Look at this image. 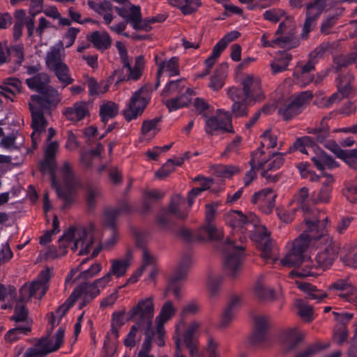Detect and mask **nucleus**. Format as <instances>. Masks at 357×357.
Segmentation results:
<instances>
[{"mask_svg":"<svg viewBox=\"0 0 357 357\" xmlns=\"http://www.w3.org/2000/svg\"><path fill=\"white\" fill-rule=\"evenodd\" d=\"M154 59L158 67L156 88L160 86V79L162 74H167L169 77H174L179 75L178 58L172 56L168 60H160L158 55L155 54Z\"/></svg>","mask_w":357,"mask_h":357,"instance_id":"obj_21","label":"nucleus"},{"mask_svg":"<svg viewBox=\"0 0 357 357\" xmlns=\"http://www.w3.org/2000/svg\"><path fill=\"white\" fill-rule=\"evenodd\" d=\"M35 104L28 102L32 119L31 126L33 132L31 134V139L34 147L36 146L40 135L45 131L47 126V121L44 117V114L50 112L35 106Z\"/></svg>","mask_w":357,"mask_h":357,"instance_id":"obj_18","label":"nucleus"},{"mask_svg":"<svg viewBox=\"0 0 357 357\" xmlns=\"http://www.w3.org/2000/svg\"><path fill=\"white\" fill-rule=\"evenodd\" d=\"M303 338V333L297 327L284 329L280 335L282 349L286 352L294 350Z\"/></svg>","mask_w":357,"mask_h":357,"instance_id":"obj_23","label":"nucleus"},{"mask_svg":"<svg viewBox=\"0 0 357 357\" xmlns=\"http://www.w3.org/2000/svg\"><path fill=\"white\" fill-rule=\"evenodd\" d=\"M296 28L294 20L288 17L282 22L275 31L274 36L270 39L271 34L264 33L261 37L264 47L292 49L299 45V40L296 37Z\"/></svg>","mask_w":357,"mask_h":357,"instance_id":"obj_4","label":"nucleus"},{"mask_svg":"<svg viewBox=\"0 0 357 357\" xmlns=\"http://www.w3.org/2000/svg\"><path fill=\"white\" fill-rule=\"evenodd\" d=\"M340 259L345 265L357 268V244L345 245L340 252Z\"/></svg>","mask_w":357,"mask_h":357,"instance_id":"obj_36","label":"nucleus"},{"mask_svg":"<svg viewBox=\"0 0 357 357\" xmlns=\"http://www.w3.org/2000/svg\"><path fill=\"white\" fill-rule=\"evenodd\" d=\"M287 153H282L275 152L272 154H268V158L265 165L263 171L261 172V175L269 180V175L268 174V171H275L280 169L284 164V155Z\"/></svg>","mask_w":357,"mask_h":357,"instance_id":"obj_37","label":"nucleus"},{"mask_svg":"<svg viewBox=\"0 0 357 357\" xmlns=\"http://www.w3.org/2000/svg\"><path fill=\"white\" fill-rule=\"evenodd\" d=\"M245 239V236L239 235L241 244L237 243L234 237L228 238L226 243L224 268L226 273L233 279L236 278L241 271L245 256L243 243Z\"/></svg>","mask_w":357,"mask_h":357,"instance_id":"obj_5","label":"nucleus"},{"mask_svg":"<svg viewBox=\"0 0 357 357\" xmlns=\"http://www.w3.org/2000/svg\"><path fill=\"white\" fill-rule=\"evenodd\" d=\"M296 284L298 289L307 293L312 299L321 301L322 299L328 297L327 293L317 289L315 286L310 283L296 282Z\"/></svg>","mask_w":357,"mask_h":357,"instance_id":"obj_49","label":"nucleus"},{"mask_svg":"<svg viewBox=\"0 0 357 357\" xmlns=\"http://www.w3.org/2000/svg\"><path fill=\"white\" fill-rule=\"evenodd\" d=\"M307 227L300 236L292 243V247L289 252L280 261L282 265L285 266H296L302 263L307 266L308 261L304 259V253L310 244V237Z\"/></svg>","mask_w":357,"mask_h":357,"instance_id":"obj_7","label":"nucleus"},{"mask_svg":"<svg viewBox=\"0 0 357 357\" xmlns=\"http://www.w3.org/2000/svg\"><path fill=\"white\" fill-rule=\"evenodd\" d=\"M255 328L249 337V342L252 346H257L266 340V333L269 326V319L264 315L256 316L254 319Z\"/></svg>","mask_w":357,"mask_h":357,"instance_id":"obj_26","label":"nucleus"},{"mask_svg":"<svg viewBox=\"0 0 357 357\" xmlns=\"http://www.w3.org/2000/svg\"><path fill=\"white\" fill-rule=\"evenodd\" d=\"M242 95L252 102L264 98L260 78L255 75H245L242 80Z\"/></svg>","mask_w":357,"mask_h":357,"instance_id":"obj_15","label":"nucleus"},{"mask_svg":"<svg viewBox=\"0 0 357 357\" xmlns=\"http://www.w3.org/2000/svg\"><path fill=\"white\" fill-rule=\"evenodd\" d=\"M306 226L310 233V243L314 241L318 245H322L323 249L317 252L315 257L317 268L323 270L330 268L337 258L340 248L337 242L333 241V238L327 234L325 224L322 226H317V222L319 220L316 219L310 220L305 218Z\"/></svg>","mask_w":357,"mask_h":357,"instance_id":"obj_3","label":"nucleus"},{"mask_svg":"<svg viewBox=\"0 0 357 357\" xmlns=\"http://www.w3.org/2000/svg\"><path fill=\"white\" fill-rule=\"evenodd\" d=\"M191 264V259L189 257H184L179 266L174 271L168 281L166 291H172L176 298L180 299L182 296L181 280L187 275V269Z\"/></svg>","mask_w":357,"mask_h":357,"instance_id":"obj_17","label":"nucleus"},{"mask_svg":"<svg viewBox=\"0 0 357 357\" xmlns=\"http://www.w3.org/2000/svg\"><path fill=\"white\" fill-rule=\"evenodd\" d=\"M70 307V305L66 302L63 305L58 308L54 314H52L51 319L49 321V327L47 328V333L49 334H50L54 327L59 324L61 317L66 313Z\"/></svg>","mask_w":357,"mask_h":357,"instance_id":"obj_56","label":"nucleus"},{"mask_svg":"<svg viewBox=\"0 0 357 357\" xmlns=\"http://www.w3.org/2000/svg\"><path fill=\"white\" fill-rule=\"evenodd\" d=\"M153 337L154 336H151V334L147 333L137 357H155L153 354L150 353Z\"/></svg>","mask_w":357,"mask_h":357,"instance_id":"obj_64","label":"nucleus"},{"mask_svg":"<svg viewBox=\"0 0 357 357\" xmlns=\"http://www.w3.org/2000/svg\"><path fill=\"white\" fill-rule=\"evenodd\" d=\"M185 80L184 79H179L169 82L166 84L165 88L161 92L162 99L181 95L182 91L185 89Z\"/></svg>","mask_w":357,"mask_h":357,"instance_id":"obj_41","label":"nucleus"},{"mask_svg":"<svg viewBox=\"0 0 357 357\" xmlns=\"http://www.w3.org/2000/svg\"><path fill=\"white\" fill-rule=\"evenodd\" d=\"M313 139L309 136H305L297 139L287 153H291L293 150H298L302 153L309 154V151L313 149Z\"/></svg>","mask_w":357,"mask_h":357,"instance_id":"obj_48","label":"nucleus"},{"mask_svg":"<svg viewBox=\"0 0 357 357\" xmlns=\"http://www.w3.org/2000/svg\"><path fill=\"white\" fill-rule=\"evenodd\" d=\"M59 248L50 247L45 252L47 259H54L65 255L67 248L70 247L79 255L89 253L93 248L91 257L98 255L103 246L99 239V232L93 223L86 226H73L68 228L58 241Z\"/></svg>","mask_w":357,"mask_h":357,"instance_id":"obj_1","label":"nucleus"},{"mask_svg":"<svg viewBox=\"0 0 357 357\" xmlns=\"http://www.w3.org/2000/svg\"><path fill=\"white\" fill-rule=\"evenodd\" d=\"M343 195L349 202L357 203V180H354L347 185Z\"/></svg>","mask_w":357,"mask_h":357,"instance_id":"obj_63","label":"nucleus"},{"mask_svg":"<svg viewBox=\"0 0 357 357\" xmlns=\"http://www.w3.org/2000/svg\"><path fill=\"white\" fill-rule=\"evenodd\" d=\"M64 333L65 329L63 327H60L56 331V333L52 336V338L49 337H43L39 340L37 342H43L45 344H47L49 347H56V343L59 344V346L56 351L60 349L61 345L63 343L64 339Z\"/></svg>","mask_w":357,"mask_h":357,"instance_id":"obj_53","label":"nucleus"},{"mask_svg":"<svg viewBox=\"0 0 357 357\" xmlns=\"http://www.w3.org/2000/svg\"><path fill=\"white\" fill-rule=\"evenodd\" d=\"M276 197L277 195L271 188L262 189L253 195L252 203L257 205L264 213L269 214L275 207Z\"/></svg>","mask_w":357,"mask_h":357,"instance_id":"obj_20","label":"nucleus"},{"mask_svg":"<svg viewBox=\"0 0 357 357\" xmlns=\"http://www.w3.org/2000/svg\"><path fill=\"white\" fill-rule=\"evenodd\" d=\"M58 149L59 144L56 142H50L47 144L45 149L44 160L40 162V169L43 173L50 174L52 185L56 190L58 197L64 199L66 204H69L73 201L71 188L74 185V175L69 163L66 162L59 170L63 185L66 188V190H63L54 173L55 155Z\"/></svg>","mask_w":357,"mask_h":357,"instance_id":"obj_2","label":"nucleus"},{"mask_svg":"<svg viewBox=\"0 0 357 357\" xmlns=\"http://www.w3.org/2000/svg\"><path fill=\"white\" fill-rule=\"evenodd\" d=\"M87 38L97 50L100 51L109 49L112 45V39L106 31H93L87 36Z\"/></svg>","mask_w":357,"mask_h":357,"instance_id":"obj_35","label":"nucleus"},{"mask_svg":"<svg viewBox=\"0 0 357 357\" xmlns=\"http://www.w3.org/2000/svg\"><path fill=\"white\" fill-rule=\"evenodd\" d=\"M225 220L230 227L235 229L236 232L240 231L241 234L244 233L247 227L252 225V219L238 211L228 212L225 216Z\"/></svg>","mask_w":357,"mask_h":357,"instance_id":"obj_30","label":"nucleus"},{"mask_svg":"<svg viewBox=\"0 0 357 357\" xmlns=\"http://www.w3.org/2000/svg\"><path fill=\"white\" fill-rule=\"evenodd\" d=\"M162 101L169 111L172 112L187 106L190 102V98L185 94H181L174 98L162 99Z\"/></svg>","mask_w":357,"mask_h":357,"instance_id":"obj_45","label":"nucleus"},{"mask_svg":"<svg viewBox=\"0 0 357 357\" xmlns=\"http://www.w3.org/2000/svg\"><path fill=\"white\" fill-rule=\"evenodd\" d=\"M158 122L159 119L157 118L144 121L141 128L142 134L147 138L153 137L159 131L158 128Z\"/></svg>","mask_w":357,"mask_h":357,"instance_id":"obj_55","label":"nucleus"},{"mask_svg":"<svg viewBox=\"0 0 357 357\" xmlns=\"http://www.w3.org/2000/svg\"><path fill=\"white\" fill-rule=\"evenodd\" d=\"M185 199L180 195L172 196L169 205V211L178 219H185L189 213V210L185 209L183 205Z\"/></svg>","mask_w":357,"mask_h":357,"instance_id":"obj_39","label":"nucleus"},{"mask_svg":"<svg viewBox=\"0 0 357 357\" xmlns=\"http://www.w3.org/2000/svg\"><path fill=\"white\" fill-rule=\"evenodd\" d=\"M227 94L233 101L232 113L236 116L247 115V105L252 104V102L243 96L241 89L231 86L227 89Z\"/></svg>","mask_w":357,"mask_h":357,"instance_id":"obj_22","label":"nucleus"},{"mask_svg":"<svg viewBox=\"0 0 357 357\" xmlns=\"http://www.w3.org/2000/svg\"><path fill=\"white\" fill-rule=\"evenodd\" d=\"M169 3L181 10L183 15H190L201 5L200 0H168Z\"/></svg>","mask_w":357,"mask_h":357,"instance_id":"obj_43","label":"nucleus"},{"mask_svg":"<svg viewBox=\"0 0 357 357\" xmlns=\"http://www.w3.org/2000/svg\"><path fill=\"white\" fill-rule=\"evenodd\" d=\"M141 331H144L142 326L139 324H134L124 340V344L128 347H134L136 343L141 340V334L139 333Z\"/></svg>","mask_w":357,"mask_h":357,"instance_id":"obj_51","label":"nucleus"},{"mask_svg":"<svg viewBox=\"0 0 357 357\" xmlns=\"http://www.w3.org/2000/svg\"><path fill=\"white\" fill-rule=\"evenodd\" d=\"M312 93L310 91H303L292 96L279 109V115L285 121L294 118L303 112L312 100Z\"/></svg>","mask_w":357,"mask_h":357,"instance_id":"obj_9","label":"nucleus"},{"mask_svg":"<svg viewBox=\"0 0 357 357\" xmlns=\"http://www.w3.org/2000/svg\"><path fill=\"white\" fill-rule=\"evenodd\" d=\"M87 4L91 9L101 16L107 12L112 11L113 10V6L109 1H103L100 3H96L93 1L89 0Z\"/></svg>","mask_w":357,"mask_h":357,"instance_id":"obj_62","label":"nucleus"},{"mask_svg":"<svg viewBox=\"0 0 357 357\" xmlns=\"http://www.w3.org/2000/svg\"><path fill=\"white\" fill-rule=\"evenodd\" d=\"M48 289V285L37 280L24 284L20 290L22 301H29L32 297L41 299Z\"/></svg>","mask_w":357,"mask_h":357,"instance_id":"obj_27","label":"nucleus"},{"mask_svg":"<svg viewBox=\"0 0 357 357\" xmlns=\"http://www.w3.org/2000/svg\"><path fill=\"white\" fill-rule=\"evenodd\" d=\"M323 176L326 177V179L322 183L317 194L312 198L313 204H328L330 202L334 178L331 174H324Z\"/></svg>","mask_w":357,"mask_h":357,"instance_id":"obj_33","label":"nucleus"},{"mask_svg":"<svg viewBox=\"0 0 357 357\" xmlns=\"http://www.w3.org/2000/svg\"><path fill=\"white\" fill-rule=\"evenodd\" d=\"M87 85L89 89V93L91 96H98L105 93L108 90L107 84L98 83L93 77H89L87 79Z\"/></svg>","mask_w":357,"mask_h":357,"instance_id":"obj_57","label":"nucleus"},{"mask_svg":"<svg viewBox=\"0 0 357 357\" xmlns=\"http://www.w3.org/2000/svg\"><path fill=\"white\" fill-rule=\"evenodd\" d=\"M147 103L146 91L143 89L135 91L122 111L125 119L127 121H130L141 116Z\"/></svg>","mask_w":357,"mask_h":357,"instance_id":"obj_11","label":"nucleus"},{"mask_svg":"<svg viewBox=\"0 0 357 357\" xmlns=\"http://www.w3.org/2000/svg\"><path fill=\"white\" fill-rule=\"evenodd\" d=\"M118 105L112 101H107L102 103L100 107L99 114L102 122L105 124H106L109 119L114 118L118 114Z\"/></svg>","mask_w":357,"mask_h":357,"instance_id":"obj_44","label":"nucleus"},{"mask_svg":"<svg viewBox=\"0 0 357 357\" xmlns=\"http://www.w3.org/2000/svg\"><path fill=\"white\" fill-rule=\"evenodd\" d=\"M183 323V326L181 327V343L183 341H198L199 335L203 327V322L199 321H192L186 325L183 318H181L180 321L176 325L175 331L177 326L181 323ZM176 331H174L175 333Z\"/></svg>","mask_w":357,"mask_h":357,"instance_id":"obj_28","label":"nucleus"},{"mask_svg":"<svg viewBox=\"0 0 357 357\" xmlns=\"http://www.w3.org/2000/svg\"><path fill=\"white\" fill-rule=\"evenodd\" d=\"M144 68V58L142 56H138L135 58L133 66L131 59L123 62L122 67L114 70L110 79L116 76V84L121 82H137L142 77Z\"/></svg>","mask_w":357,"mask_h":357,"instance_id":"obj_10","label":"nucleus"},{"mask_svg":"<svg viewBox=\"0 0 357 357\" xmlns=\"http://www.w3.org/2000/svg\"><path fill=\"white\" fill-rule=\"evenodd\" d=\"M131 17H130V24L135 30H143L149 31L151 29V24L156 22L164 21V17H151L144 20L142 17L141 9L139 6L132 5L130 6Z\"/></svg>","mask_w":357,"mask_h":357,"instance_id":"obj_25","label":"nucleus"},{"mask_svg":"<svg viewBox=\"0 0 357 357\" xmlns=\"http://www.w3.org/2000/svg\"><path fill=\"white\" fill-rule=\"evenodd\" d=\"M52 71L54 73L59 82L63 84V87L74 82L70 76L69 68L66 63L53 69Z\"/></svg>","mask_w":357,"mask_h":357,"instance_id":"obj_54","label":"nucleus"},{"mask_svg":"<svg viewBox=\"0 0 357 357\" xmlns=\"http://www.w3.org/2000/svg\"><path fill=\"white\" fill-rule=\"evenodd\" d=\"M176 311V309L172 302L167 301L163 304L158 315H157L155 319L156 328V331L155 333V335H156L155 342L159 347L165 346V330L164 326L174 317Z\"/></svg>","mask_w":357,"mask_h":357,"instance_id":"obj_12","label":"nucleus"},{"mask_svg":"<svg viewBox=\"0 0 357 357\" xmlns=\"http://www.w3.org/2000/svg\"><path fill=\"white\" fill-rule=\"evenodd\" d=\"M11 59H13L14 62L12 72H15L20 68L24 60V50L22 44H17L10 47L9 61Z\"/></svg>","mask_w":357,"mask_h":357,"instance_id":"obj_47","label":"nucleus"},{"mask_svg":"<svg viewBox=\"0 0 357 357\" xmlns=\"http://www.w3.org/2000/svg\"><path fill=\"white\" fill-rule=\"evenodd\" d=\"M311 160L314 165L320 171H324L326 169H332L338 166L333 158L323 151L315 153L312 156Z\"/></svg>","mask_w":357,"mask_h":357,"instance_id":"obj_38","label":"nucleus"},{"mask_svg":"<svg viewBox=\"0 0 357 357\" xmlns=\"http://www.w3.org/2000/svg\"><path fill=\"white\" fill-rule=\"evenodd\" d=\"M312 202L309 197V190L306 187L301 188L294 196L293 199L289 203V206H294L297 210L301 209L305 215V218H308L310 220L318 219L319 221L316 224L317 226H322L325 224L327 226L328 218L325 215L324 212H320L317 210H312L311 213L313 217L311 218L308 213L310 212V202ZM305 220V219H304ZM306 222V221H305Z\"/></svg>","mask_w":357,"mask_h":357,"instance_id":"obj_8","label":"nucleus"},{"mask_svg":"<svg viewBox=\"0 0 357 357\" xmlns=\"http://www.w3.org/2000/svg\"><path fill=\"white\" fill-rule=\"evenodd\" d=\"M257 233L259 234V241L264 243L262 248V257L266 259H268L271 249V242L268 238L269 233L264 226H260L257 228Z\"/></svg>","mask_w":357,"mask_h":357,"instance_id":"obj_52","label":"nucleus"},{"mask_svg":"<svg viewBox=\"0 0 357 357\" xmlns=\"http://www.w3.org/2000/svg\"><path fill=\"white\" fill-rule=\"evenodd\" d=\"M31 331L30 327H16L10 329L5 335V340L13 343L20 339L21 335H26Z\"/></svg>","mask_w":357,"mask_h":357,"instance_id":"obj_59","label":"nucleus"},{"mask_svg":"<svg viewBox=\"0 0 357 357\" xmlns=\"http://www.w3.org/2000/svg\"><path fill=\"white\" fill-rule=\"evenodd\" d=\"M254 293L261 300H271L274 298V291L271 288L266 287L261 278L256 281Z\"/></svg>","mask_w":357,"mask_h":357,"instance_id":"obj_50","label":"nucleus"},{"mask_svg":"<svg viewBox=\"0 0 357 357\" xmlns=\"http://www.w3.org/2000/svg\"><path fill=\"white\" fill-rule=\"evenodd\" d=\"M333 341L337 344H342L348 337V330L347 326L342 324H337L333 331Z\"/></svg>","mask_w":357,"mask_h":357,"instance_id":"obj_61","label":"nucleus"},{"mask_svg":"<svg viewBox=\"0 0 357 357\" xmlns=\"http://www.w3.org/2000/svg\"><path fill=\"white\" fill-rule=\"evenodd\" d=\"M66 54L62 41H59L54 45L50 47L47 52L45 57V63L47 68L50 70L65 64Z\"/></svg>","mask_w":357,"mask_h":357,"instance_id":"obj_29","label":"nucleus"},{"mask_svg":"<svg viewBox=\"0 0 357 357\" xmlns=\"http://www.w3.org/2000/svg\"><path fill=\"white\" fill-rule=\"evenodd\" d=\"M217 116L206 118L205 124V132L212 135L214 132L221 130L227 132H234L231 126V117L229 112L218 110Z\"/></svg>","mask_w":357,"mask_h":357,"instance_id":"obj_16","label":"nucleus"},{"mask_svg":"<svg viewBox=\"0 0 357 357\" xmlns=\"http://www.w3.org/2000/svg\"><path fill=\"white\" fill-rule=\"evenodd\" d=\"M132 259V255L130 250L127 251L126 255L122 257L111 259V268L108 273H110L112 277L113 275L116 278L123 277L130 266Z\"/></svg>","mask_w":357,"mask_h":357,"instance_id":"obj_32","label":"nucleus"},{"mask_svg":"<svg viewBox=\"0 0 357 357\" xmlns=\"http://www.w3.org/2000/svg\"><path fill=\"white\" fill-rule=\"evenodd\" d=\"M25 82L29 89L40 93L49 86L50 77L47 73H40L26 79Z\"/></svg>","mask_w":357,"mask_h":357,"instance_id":"obj_40","label":"nucleus"},{"mask_svg":"<svg viewBox=\"0 0 357 357\" xmlns=\"http://www.w3.org/2000/svg\"><path fill=\"white\" fill-rule=\"evenodd\" d=\"M58 346V343H56V347H50L43 342H37L33 347L27 349L22 357H44L50 353L56 351Z\"/></svg>","mask_w":357,"mask_h":357,"instance_id":"obj_42","label":"nucleus"},{"mask_svg":"<svg viewBox=\"0 0 357 357\" xmlns=\"http://www.w3.org/2000/svg\"><path fill=\"white\" fill-rule=\"evenodd\" d=\"M62 113L68 120L78 122L89 115V110L86 102L78 101L71 107L65 108Z\"/></svg>","mask_w":357,"mask_h":357,"instance_id":"obj_31","label":"nucleus"},{"mask_svg":"<svg viewBox=\"0 0 357 357\" xmlns=\"http://www.w3.org/2000/svg\"><path fill=\"white\" fill-rule=\"evenodd\" d=\"M319 17L314 16L306 11V18L303 24L301 36L303 38H307L308 34L311 32L316 26L317 21Z\"/></svg>","mask_w":357,"mask_h":357,"instance_id":"obj_58","label":"nucleus"},{"mask_svg":"<svg viewBox=\"0 0 357 357\" xmlns=\"http://www.w3.org/2000/svg\"><path fill=\"white\" fill-rule=\"evenodd\" d=\"M128 207L126 204L122 208H114L105 209L103 214V223L110 229L111 237L105 243V246L110 248L115 245L118 241L119 235L116 229V220L124 211H128Z\"/></svg>","mask_w":357,"mask_h":357,"instance_id":"obj_19","label":"nucleus"},{"mask_svg":"<svg viewBox=\"0 0 357 357\" xmlns=\"http://www.w3.org/2000/svg\"><path fill=\"white\" fill-rule=\"evenodd\" d=\"M21 89L22 82L20 79L14 77H8L0 85V94L13 101L15 95L21 92Z\"/></svg>","mask_w":357,"mask_h":357,"instance_id":"obj_34","label":"nucleus"},{"mask_svg":"<svg viewBox=\"0 0 357 357\" xmlns=\"http://www.w3.org/2000/svg\"><path fill=\"white\" fill-rule=\"evenodd\" d=\"M353 79L352 76H349L348 81L345 83L342 81L338 83V91L328 98H322L321 102L317 103L319 106L324 108H329L333 105L338 103L344 97H347L351 91V80Z\"/></svg>","mask_w":357,"mask_h":357,"instance_id":"obj_24","label":"nucleus"},{"mask_svg":"<svg viewBox=\"0 0 357 357\" xmlns=\"http://www.w3.org/2000/svg\"><path fill=\"white\" fill-rule=\"evenodd\" d=\"M99 294L100 289H98L93 282L84 283L73 290L66 303H68L72 306L76 301H79V307L82 308L93 300Z\"/></svg>","mask_w":357,"mask_h":357,"instance_id":"obj_14","label":"nucleus"},{"mask_svg":"<svg viewBox=\"0 0 357 357\" xmlns=\"http://www.w3.org/2000/svg\"><path fill=\"white\" fill-rule=\"evenodd\" d=\"M331 48V45L328 43H323L317 47L309 54V58L314 63H317L319 60L324 58V55Z\"/></svg>","mask_w":357,"mask_h":357,"instance_id":"obj_60","label":"nucleus"},{"mask_svg":"<svg viewBox=\"0 0 357 357\" xmlns=\"http://www.w3.org/2000/svg\"><path fill=\"white\" fill-rule=\"evenodd\" d=\"M61 100L59 91L52 86H49L38 95H32L29 103H36L35 106L50 112L55 108Z\"/></svg>","mask_w":357,"mask_h":357,"instance_id":"obj_13","label":"nucleus"},{"mask_svg":"<svg viewBox=\"0 0 357 357\" xmlns=\"http://www.w3.org/2000/svg\"><path fill=\"white\" fill-rule=\"evenodd\" d=\"M268 158V154H266L263 148L259 147L252 153L250 160V164L252 169H259L262 172L266 164Z\"/></svg>","mask_w":357,"mask_h":357,"instance_id":"obj_46","label":"nucleus"},{"mask_svg":"<svg viewBox=\"0 0 357 357\" xmlns=\"http://www.w3.org/2000/svg\"><path fill=\"white\" fill-rule=\"evenodd\" d=\"M129 317L130 319H137L136 324L143 326L144 335L147 333L155 336V332L152 329V319L154 314V304L151 297L141 299L129 311Z\"/></svg>","mask_w":357,"mask_h":357,"instance_id":"obj_6","label":"nucleus"}]
</instances>
